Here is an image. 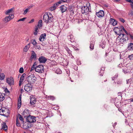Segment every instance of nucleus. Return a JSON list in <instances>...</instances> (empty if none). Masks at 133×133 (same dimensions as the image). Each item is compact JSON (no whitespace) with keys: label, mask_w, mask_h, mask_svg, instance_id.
Instances as JSON below:
<instances>
[{"label":"nucleus","mask_w":133,"mask_h":133,"mask_svg":"<svg viewBox=\"0 0 133 133\" xmlns=\"http://www.w3.org/2000/svg\"><path fill=\"white\" fill-rule=\"evenodd\" d=\"M116 34L119 35L117 38L116 41L117 43L119 45L124 44L127 42L128 40L127 36L123 34L118 33L115 32Z\"/></svg>","instance_id":"f257e3e1"},{"label":"nucleus","mask_w":133,"mask_h":133,"mask_svg":"<svg viewBox=\"0 0 133 133\" xmlns=\"http://www.w3.org/2000/svg\"><path fill=\"white\" fill-rule=\"evenodd\" d=\"M53 17L52 14L49 12L45 13L43 16V20L47 24L53 21Z\"/></svg>","instance_id":"f03ea898"},{"label":"nucleus","mask_w":133,"mask_h":133,"mask_svg":"<svg viewBox=\"0 0 133 133\" xmlns=\"http://www.w3.org/2000/svg\"><path fill=\"white\" fill-rule=\"evenodd\" d=\"M36 77L34 75L31 74L28 77L27 80L29 83L33 84L36 81Z\"/></svg>","instance_id":"7ed1b4c3"},{"label":"nucleus","mask_w":133,"mask_h":133,"mask_svg":"<svg viewBox=\"0 0 133 133\" xmlns=\"http://www.w3.org/2000/svg\"><path fill=\"white\" fill-rule=\"evenodd\" d=\"M90 8V3H89L87 4L86 6H84L82 8L81 12L83 14L85 13L88 14L89 10V8Z\"/></svg>","instance_id":"20e7f679"},{"label":"nucleus","mask_w":133,"mask_h":133,"mask_svg":"<svg viewBox=\"0 0 133 133\" xmlns=\"http://www.w3.org/2000/svg\"><path fill=\"white\" fill-rule=\"evenodd\" d=\"M26 121L27 122L30 123H34L36 121V117L34 116L30 115L26 118Z\"/></svg>","instance_id":"39448f33"},{"label":"nucleus","mask_w":133,"mask_h":133,"mask_svg":"<svg viewBox=\"0 0 133 133\" xmlns=\"http://www.w3.org/2000/svg\"><path fill=\"white\" fill-rule=\"evenodd\" d=\"M44 66L42 65H39L35 68V71L39 73H41L44 71Z\"/></svg>","instance_id":"423d86ee"},{"label":"nucleus","mask_w":133,"mask_h":133,"mask_svg":"<svg viewBox=\"0 0 133 133\" xmlns=\"http://www.w3.org/2000/svg\"><path fill=\"white\" fill-rule=\"evenodd\" d=\"M32 88V86L31 84L28 83L25 85L24 89L25 91L28 92L31 91Z\"/></svg>","instance_id":"0eeeda50"},{"label":"nucleus","mask_w":133,"mask_h":133,"mask_svg":"<svg viewBox=\"0 0 133 133\" xmlns=\"http://www.w3.org/2000/svg\"><path fill=\"white\" fill-rule=\"evenodd\" d=\"M14 17V15L13 14H10L8 16H6L4 18V20L6 22H7L13 18Z\"/></svg>","instance_id":"6e6552de"},{"label":"nucleus","mask_w":133,"mask_h":133,"mask_svg":"<svg viewBox=\"0 0 133 133\" xmlns=\"http://www.w3.org/2000/svg\"><path fill=\"white\" fill-rule=\"evenodd\" d=\"M6 82L10 85H13L14 84L13 79L12 77L7 78L6 79Z\"/></svg>","instance_id":"1a4fd4ad"},{"label":"nucleus","mask_w":133,"mask_h":133,"mask_svg":"<svg viewBox=\"0 0 133 133\" xmlns=\"http://www.w3.org/2000/svg\"><path fill=\"white\" fill-rule=\"evenodd\" d=\"M7 112V109L4 108H2L0 109V115L5 117L7 116L6 115V113Z\"/></svg>","instance_id":"9d476101"},{"label":"nucleus","mask_w":133,"mask_h":133,"mask_svg":"<svg viewBox=\"0 0 133 133\" xmlns=\"http://www.w3.org/2000/svg\"><path fill=\"white\" fill-rule=\"evenodd\" d=\"M96 14L99 18H101L104 16V12L103 10H100L98 12H96Z\"/></svg>","instance_id":"9b49d317"},{"label":"nucleus","mask_w":133,"mask_h":133,"mask_svg":"<svg viewBox=\"0 0 133 133\" xmlns=\"http://www.w3.org/2000/svg\"><path fill=\"white\" fill-rule=\"evenodd\" d=\"M46 34L44 33L41 34L39 37V40L41 42H43L45 40L46 37Z\"/></svg>","instance_id":"f8f14e48"},{"label":"nucleus","mask_w":133,"mask_h":133,"mask_svg":"<svg viewBox=\"0 0 133 133\" xmlns=\"http://www.w3.org/2000/svg\"><path fill=\"white\" fill-rule=\"evenodd\" d=\"M22 115L24 116V117L25 118L30 115L29 111L28 110L26 109L22 113Z\"/></svg>","instance_id":"ddd939ff"},{"label":"nucleus","mask_w":133,"mask_h":133,"mask_svg":"<svg viewBox=\"0 0 133 133\" xmlns=\"http://www.w3.org/2000/svg\"><path fill=\"white\" fill-rule=\"evenodd\" d=\"M67 7L64 5L61 6L60 7V10L62 13L65 12L67 10Z\"/></svg>","instance_id":"4468645a"},{"label":"nucleus","mask_w":133,"mask_h":133,"mask_svg":"<svg viewBox=\"0 0 133 133\" xmlns=\"http://www.w3.org/2000/svg\"><path fill=\"white\" fill-rule=\"evenodd\" d=\"M36 57V55L34 51H32L31 55L30 57V60L32 61L33 59H35Z\"/></svg>","instance_id":"2eb2a0df"},{"label":"nucleus","mask_w":133,"mask_h":133,"mask_svg":"<svg viewBox=\"0 0 133 133\" xmlns=\"http://www.w3.org/2000/svg\"><path fill=\"white\" fill-rule=\"evenodd\" d=\"M39 61L41 63H45L46 61V59L45 57L41 56L38 59Z\"/></svg>","instance_id":"dca6fc26"},{"label":"nucleus","mask_w":133,"mask_h":133,"mask_svg":"<svg viewBox=\"0 0 133 133\" xmlns=\"http://www.w3.org/2000/svg\"><path fill=\"white\" fill-rule=\"evenodd\" d=\"M127 49L129 50H133V43H130L128 44Z\"/></svg>","instance_id":"f3484780"},{"label":"nucleus","mask_w":133,"mask_h":133,"mask_svg":"<svg viewBox=\"0 0 133 133\" xmlns=\"http://www.w3.org/2000/svg\"><path fill=\"white\" fill-rule=\"evenodd\" d=\"M68 37L69 40L71 42H73L74 41V38L73 37V36L70 33L69 36H68Z\"/></svg>","instance_id":"a211bd4d"},{"label":"nucleus","mask_w":133,"mask_h":133,"mask_svg":"<svg viewBox=\"0 0 133 133\" xmlns=\"http://www.w3.org/2000/svg\"><path fill=\"white\" fill-rule=\"evenodd\" d=\"M123 71L125 74L129 73L131 72V70L129 69L128 68L126 67L123 69Z\"/></svg>","instance_id":"6ab92c4d"},{"label":"nucleus","mask_w":133,"mask_h":133,"mask_svg":"<svg viewBox=\"0 0 133 133\" xmlns=\"http://www.w3.org/2000/svg\"><path fill=\"white\" fill-rule=\"evenodd\" d=\"M30 43L25 47L23 49L24 51L26 52L28 51L29 48L30 47Z\"/></svg>","instance_id":"aec40b11"},{"label":"nucleus","mask_w":133,"mask_h":133,"mask_svg":"<svg viewBox=\"0 0 133 133\" xmlns=\"http://www.w3.org/2000/svg\"><path fill=\"white\" fill-rule=\"evenodd\" d=\"M36 99L35 98H30V103L32 104H33L36 103Z\"/></svg>","instance_id":"412c9836"},{"label":"nucleus","mask_w":133,"mask_h":133,"mask_svg":"<svg viewBox=\"0 0 133 133\" xmlns=\"http://www.w3.org/2000/svg\"><path fill=\"white\" fill-rule=\"evenodd\" d=\"M14 8H12L11 9H9L7 10L5 12V14L6 15H10V13L12 12L13 11V10Z\"/></svg>","instance_id":"4be33fe9"},{"label":"nucleus","mask_w":133,"mask_h":133,"mask_svg":"<svg viewBox=\"0 0 133 133\" xmlns=\"http://www.w3.org/2000/svg\"><path fill=\"white\" fill-rule=\"evenodd\" d=\"M94 41H91V42L90 48L91 50H92L94 49Z\"/></svg>","instance_id":"5701e85b"},{"label":"nucleus","mask_w":133,"mask_h":133,"mask_svg":"<svg viewBox=\"0 0 133 133\" xmlns=\"http://www.w3.org/2000/svg\"><path fill=\"white\" fill-rule=\"evenodd\" d=\"M4 94L0 93V101H2L4 100Z\"/></svg>","instance_id":"b1692460"},{"label":"nucleus","mask_w":133,"mask_h":133,"mask_svg":"<svg viewBox=\"0 0 133 133\" xmlns=\"http://www.w3.org/2000/svg\"><path fill=\"white\" fill-rule=\"evenodd\" d=\"M42 20H40L38 22L37 26H36L38 27V28H40V27L42 26Z\"/></svg>","instance_id":"393cba45"},{"label":"nucleus","mask_w":133,"mask_h":133,"mask_svg":"<svg viewBox=\"0 0 133 133\" xmlns=\"http://www.w3.org/2000/svg\"><path fill=\"white\" fill-rule=\"evenodd\" d=\"M2 128L5 130H7V127L6 124L5 123H4L2 125Z\"/></svg>","instance_id":"a878e982"},{"label":"nucleus","mask_w":133,"mask_h":133,"mask_svg":"<svg viewBox=\"0 0 133 133\" xmlns=\"http://www.w3.org/2000/svg\"><path fill=\"white\" fill-rule=\"evenodd\" d=\"M38 27H36L35 28V31L34 32V35H36L37 34L38 32Z\"/></svg>","instance_id":"bb28decb"},{"label":"nucleus","mask_w":133,"mask_h":133,"mask_svg":"<svg viewBox=\"0 0 133 133\" xmlns=\"http://www.w3.org/2000/svg\"><path fill=\"white\" fill-rule=\"evenodd\" d=\"M5 76L3 73H1L0 74V80H3Z\"/></svg>","instance_id":"cd10ccee"},{"label":"nucleus","mask_w":133,"mask_h":133,"mask_svg":"<svg viewBox=\"0 0 133 133\" xmlns=\"http://www.w3.org/2000/svg\"><path fill=\"white\" fill-rule=\"evenodd\" d=\"M56 8V6L54 4L50 8V9L51 11H52L55 9Z\"/></svg>","instance_id":"c85d7f7f"},{"label":"nucleus","mask_w":133,"mask_h":133,"mask_svg":"<svg viewBox=\"0 0 133 133\" xmlns=\"http://www.w3.org/2000/svg\"><path fill=\"white\" fill-rule=\"evenodd\" d=\"M18 116L19 119L22 121L23 122V123H24V119L23 118L22 116L19 114L18 115Z\"/></svg>","instance_id":"c756f323"},{"label":"nucleus","mask_w":133,"mask_h":133,"mask_svg":"<svg viewBox=\"0 0 133 133\" xmlns=\"http://www.w3.org/2000/svg\"><path fill=\"white\" fill-rule=\"evenodd\" d=\"M119 31H122V30H123L126 33H127V31L125 30L124 27L123 26H121L119 28Z\"/></svg>","instance_id":"7c9ffc66"},{"label":"nucleus","mask_w":133,"mask_h":133,"mask_svg":"<svg viewBox=\"0 0 133 133\" xmlns=\"http://www.w3.org/2000/svg\"><path fill=\"white\" fill-rule=\"evenodd\" d=\"M16 125L18 127H20L21 126V124L19 122V120L17 118L16 119Z\"/></svg>","instance_id":"2f4dec72"},{"label":"nucleus","mask_w":133,"mask_h":133,"mask_svg":"<svg viewBox=\"0 0 133 133\" xmlns=\"http://www.w3.org/2000/svg\"><path fill=\"white\" fill-rule=\"evenodd\" d=\"M104 68L102 69L101 70H100L99 72V74L100 75L102 76L103 75V74L104 73Z\"/></svg>","instance_id":"473e14b6"},{"label":"nucleus","mask_w":133,"mask_h":133,"mask_svg":"<svg viewBox=\"0 0 133 133\" xmlns=\"http://www.w3.org/2000/svg\"><path fill=\"white\" fill-rule=\"evenodd\" d=\"M47 98L49 99H51L52 100H54L55 99L54 97L52 96H48Z\"/></svg>","instance_id":"72a5a7b5"},{"label":"nucleus","mask_w":133,"mask_h":133,"mask_svg":"<svg viewBox=\"0 0 133 133\" xmlns=\"http://www.w3.org/2000/svg\"><path fill=\"white\" fill-rule=\"evenodd\" d=\"M55 72L57 74H60L61 73L62 71L59 69H57L56 71Z\"/></svg>","instance_id":"f704fd0d"},{"label":"nucleus","mask_w":133,"mask_h":133,"mask_svg":"<svg viewBox=\"0 0 133 133\" xmlns=\"http://www.w3.org/2000/svg\"><path fill=\"white\" fill-rule=\"evenodd\" d=\"M31 43L33 44L34 46L36 45L37 43L35 39H34L31 41Z\"/></svg>","instance_id":"c9c22d12"},{"label":"nucleus","mask_w":133,"mask_h":133,"mask_svg":"<svg viewBox=\"0 0 133 133\" xmlns=\"http://www.w3.org/2000/svg\"><path fill=\"white\" fill-rule=\"evenodd\" d=\"M34 46L36 49H41L40 45H39L38 44H37L35 45Z\"/></svg>","instance_id":"e433bc0d"},{"label":"nucleus","mask_w":133,"mask_h":133,"mask_svg":"<svg viewBox=\"0 0 133 133\" xmlns=\"http://www.w3.org/2000/svg\"><path fill=\"white\" fill-rule=\"evenodd\" d=\"M61 3L63 2H69L70 1V0H60Z\"/></svg>","instance_id":"4c0bfd02"},{"label":"nucleus","mask_w":133,"mask_h":133,"mask_svg":"<svg viewBox=\"0 0 133 133\" xmlns=\"http://www.w3.org/2000/svg\"><path fill=\"white\" fill-rule=\"evenodd\" d=\"M21 101H18V108L19 109L21 107Z\"/></svg>","instance_id":"58836bf2"},{"label":"nucleus","mask_w":133,"mask_h":133,"mask_svg":"<svg viewBox=\"0 0 133 133\" xmlns=\"http://www.w3.org/2000/svg\"><path fill=\"white\" fill-rule=\"evenodd\" d=\"M19 71V72L21 73H23L24 72V69L22 67L20 68Z\"/></svg>","instance_id":"ea45409f"},{"label":"nucleus","mask_w":133,"mask_h":133,"mask_svg":"<svg viewBox=\"0 0 133 133\" xmlns=\"http://www.w3.org/2000/svg\"><path fill=\"white\" fill-rule=\"evenodd\" d=\"M115 19L112 18H110V19L109 23H111L112 24L113 22H114V21H115Z\"/></svg>","instance_id":"a19ab883"},{"label":"nucleus","mask_w":133,"mask_h":133,"mask_svg":"<svg viewBox=\"0 0 133 133\" xmlns=\"http://www.w3.org/2000/svg\"><path fill=\"white\" fill-rule=\"evenodd\" d=\"M29 10V9H26L25 10H24V12L23 13V14L24 15H25L28 11Z\"/></svg>","instance_id":"79ce46f5"},{"label":"nucleus","mask_w":133,"mask_h":133,"mask_svg":"<svg viewBox=\"0 0 133 133\" xmlns=\"http://www.w3.org/2000/svg\"><path fill=\"white\" fill-rule=\"evenodd\" d=\"M117 24V22L115 20V21H114V22H113L112 25L113 26H115Z\"/></svg>","instance_id":"37998d69"},{"label":"nucleus","mask_w":133,"mask_h":133,"mask_svg":"<svg viewBox=\"0 0 133 133\" xmlns=\"http://www.w3.org/2000/svg\"><path fill=\"white\" fill-rule=\"evenodd\" d=\"M61 4L60 1H59L58 2L56 3L55 4L57 7L59 4Z\"/></svg>","instance_id":"c03bdc74"},{"label":"nucleus","mask_w":133,"mask_h":133,"mask_svg":"<svg viewBox=\"0 0 133 133\" xmlns=\"http://www.w3.org/2000/svg\"><path fill=\"white\" fill-rule=\"evenodd\" d=\"M26 18V17H24L22 18H21L18 21V22L20 21H24V20Z\"/></svg>","instance_id":"a18cd8bd"},{"label":"nucleus","mask_w":133,"mask_h":133,"mask_svg":"<svg viewBox=\"0 0 133 133\" xmlns=\"http://www.w3.org/2000/svg\"><path fill=\"white\" fill-rule=\"evenodd\" d=\"M36 67L35 66V64H34L32 67L31 68V69L30 70V71H32L34 69H35V68Z\"/></svg>","instance_id":"49530a36"},{"label":"nucleus","mask_w":133,"mask_h":133,"mask_svg":"<svg viewBox=\"0 0 133 133\" xmlns=\"http://www.w3.org/2000/svg\"><path fill=\"white\" fill-rule=\"evenodd\" d=\"M128 57L130 59H133V55H129Z\"/></svg>","instance_id":"de8ad7c7"},{"label":"nucleus","mask_w":133,"mask_h":133,"mask_svg":"<svg viewBox=\"0 0 133 133\" xmlns=\"http://www.w3.org/2000/svg\"><path fill=\"white\" fill-rule=\"evenodd\" d=\"M24 80V78H23V77H20V79L19 81H20V82H22Z\"/></svg>","instance_id":"09e8293b"},{"label":"nucleus","mask_w":133,"mask_h":133,"mask_svg":"<svg viewBox=\"0 0 133 133\" xmlns=\"http://www.w3.org/2000/svg\"><path fill=\"white\" fill-rule=\"evenodd\" d=\"M66 51L69 55H71V52L69 49V50H68Z\"/></svg>","instance_id":"8fccbe9b"},{"label":"nucleus","mask_w":133,"mask_h":133,"mask_svg":"<svg viewBox=\"0 0 133 133\" xmlns=\"http://www.w3.org/2000/svg\"><path fill=\"white\" fill-rule=\"evenodd\" d=\"M119 20L120 21L122 22V23H124L125 22V20L124 19L122 18H120L119 19Z\"/></svg>","instance_id":"3c124183"},{"label":"nucleus","mask_w":133,"mask_h":133,"mask_svg":"<svg viewBox=\"0 0 133 133\" xmlns=\"http://www.w3.org/2000/svg\"><path fill=\"white\" fill-rule=\"evenodd\" d=\"M126 1L133 4V1L132 0H126Z\"/></svg>","instance_id":"603ef678"},{"label":"nucleus","mask_w":133,"mask_h":133,"mask_svg":"<svg viewBox=\"0 0 133 133\" xmlns=\"http://www.w3.org/2000/svg\"><path fill=\"white\" fill-rule=\"evenodd\" d=\"M34 19H31L29 22V23H32L33 22H34Z\"/></svg>","instance_id":"864d4df0"},{"label":"nucleus","mask_w":133,"mask_h":133,"mask_svg":"<svg viewBox=\"0 0 133 133\" xmlns=\"http://www.w3.org/2000/svg\"><path fill=\"white\" fill-rule=\"evenodd\" d=\"M26 76V74L24 73L21 76V77H23V78H24V77H25Z\"/></svg>","instance_id":"5fc2aeb1"},{"label":"nucleus","mask_w":133,"mask_h":133,"mask_svg":"<svg viewBox=\"0 0 133 133\" xmlns=\"http://www.w3.org/2000/svg\"><path fill=\"white\" fill-rule=\"evenodd\" d=\"M21 96H19V97L18 99V101H21Z\"/></svg>","instance_id":"6e6d98bb"},{"label":"nucleus","mask_w":133,"mask_h":133,"mask_svg":"<svg viewBox=\"0 0 133 133\" xmlns=\"http://www.w3.org/2000/svg\"><path fill=\"white\" fill-rule=\"evenodd\" d=\"M65 49H66V50L67 51L68 50H69V48L67 46L65 47Z\"/></svg>","instance_id":"4d7b16f0"},{"label":"nucleus","mask_w":133,"mask_h":133,"mask_svg":"<svg viewBox=\"0 0 133 133\" xmlns=\"http://www.w3.org/2000/svg\"><path fill=\"white\" fill-rule=\"evenodd\" d=\"M22 82H20V81H19V86H20V85H21V83H22Z\"/></svg>","instance_id":"13d9d810"},{"label":"nucleus","mask_w":133,"mask_h":133,"mask_svg":"<svg viewBox=\"0 0 133 133\" xmlns=\"http://www.w3.org/2000/svg\"><path fill=\"white\" fill-rule=\"evenodd\" d=\"M2 108V104L1 103H0V109H1Z\"/></svg>","instance_id":"bf43d9fd"},{"label":"nucleus","mask_w":133,"mask_h":133,"mask_svg":"<svg viewBox=\"0 0 133 133\" xmlns=\"http://www.w3.org/2000/svg\"><path fill=\"white\" fill-rule=\"evenodd\" d=\"M122 94V92H119L118 93V95H121Z\"/></svg>","instance_id":"052dcab7"},{"label":"nucleus","mask_w":133,"mask_h":133,"mask_svg":"<svg viewBox=\"0 0 133 133\" xmlns=\"http://www.w3.org/2000/svg\"><path fill=\"white\" fill-rule=\"evenodd\" d=\"M130 37L132 39H133V36L130 35Z\"/></svg>","instance_id":"680f3d73"},{"label":"nucleus","mask_w":133,"mask_h":133,"mask_svg":"<svg viewBox=\"0 0 133 133\" xmlns=\"http://www.w3.org/2000/svg\"><path fill=\"white\" fill-rule=\"evenodd\" d=\"M120 0H114L115 2H118Z\"/></svg>","instance_id":"e2e57ef3"},{"label":"nucleus","mask_w":133,"mask_h":133,"mask_svg":"<svg viewBox=\"0 0 133 133\" xmlns=\"http://www.w3.org/2000/svg\"><path fill=\"white\" fill-rule=\"evenodd\" d=\"M71 55V58H74V56L72 55Z\"/></svg>","instance_id":"0e129e2a"},{"label":"nucleus","mask_w":133,"mask_h":133,"mask_svg":"<svg viewBox=\"0 0 133 133\" xmlns=\"http://www.w3.org/2000/svg\"><path fill=\"white\" fill-rule=\"evenodd\" d=\"M129 80H127V84L128 83V81H129Z\"/></svg>","instance_id":"69168bd1"},{"label":"nucleus","mask_w":133,"mask_h":133,"mask_svg":"<svg viewBox=\"0 0 133 133\" xmlns=\"http://www.w3.org/2000/svg\"><path fill=\"white\" fill-rule=\"evenodd\" d=\"M103 46H102V48H103L104 47V44H103Z\"/></svg>","instance_id":"338daca9"},{"label":"nucleus","mask_w":133,"mask_h":133,"mask_svg":"<svg viewBox=\"0 0 133 133\" xmlns=\"http://www.w3.org/2000/svg\"><path fill=\"white\" fill-rule=\"evenodd\" d=\"M116 124H117V123H115V125H116Z\"/></svg>","instance_id":"774afa93"}]
</instances>
